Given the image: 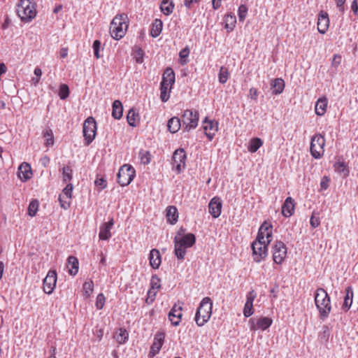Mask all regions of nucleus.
Returning a JSON list of instances; mask_svg holds the SVG:
<instances>
[{
  "instance_id": "56",
  "label": "nucleus",
  "mask_w": 358,
  "mask_h": 358,
  "mask_svg": "<svg viewBox=\"0 0 358 358\" xmlns=\"http://www.w3.org/2000/svg\"><path fill=\"white\" fill-rule=\"evenodd\" d=\"M310 224L313 228H317L320 224V218L318 217H315L314 213H313L312 216L310 217Z\"/></svg>"
},
{
  "instance_id": "31",
  "label": "nucleus",
  "mask_w": 358,
  "mask_h": 358,
  "mask_svg": "<svg viewBox=\"0 0 358 358\" xmlns=\"http://www.w3.org/2000/svg\"><path fill=\"white\" fill-rule=\"evenodd\" d=\"M345 296L344 299V302L342 306V308L347 311L350 309L352 303V298H353V289L351 286H348L345 289Z\"/></svg>"
},
{
  "instance_id": "24",
  "label": "nucleus",
  "mask_w": 358,
  "mask_h": 358,
  "mask_svg": "<svg viewBox=\"0 0 358 358\" xmlns=\"http://www.w3.org/2000/svg\"><path fill=\"white\" fill-rule=\"evenodd\" d=\"M182 121L178 117H172L168 120L167 129L171 134H175L179 131L181 127Z\"/></svg>"
},
{
  "instance_id": "55",
  "label": "nucleus",
  "mask_w": 358,
  "mask_h": 358,
  "mask_svg": "<svg viewBox=\"0 0 358 358\" xmlns=\"http://www.w3.org/2000/svg\"><path fill=\"white\" fill-rule=\"evenodd\" d=\"M94 184L100 190H102L106 187L107 181L103 178H96L94 181Z\"/></svg>"
},
{
  "instance_id": "45",
  "label": "nucleus",
  "mask_w": 358,
  "mask_h": 358,
  "mask_svg": "<svg viewBox=\"0 0 358 358\" xmlns=\"http://www.w3.org/2000/svg\"><path fill=\"white\" fill-rule=\"evenodd\" d=\"M38 201L37 200H32L28 206V214L31 217H34L36 215L38 208Z\"/></svg>"
},
{
  "instance_id": "6",
  "label": "nucleus",
  "mask_w": 358,
  "mask_h": 358,
  "mask_svg": "<svg viewBox=\"0 0 358 358\" xmlns=\"http://www.w3.org/2000/svg\"><path fill=\"white\" fill-rule=\"evenodd\" d=\"M325 138L321 134H315L310 139V152L316 159H320L324 152Z\"/></svg>"
},
{
  "instance_id": "59",
  "label": "nucleus",
  "mask_w": 358,
  "mask_h": 358,
  "mask_svg": "<svg viewBox=\"0 0 358 358\" xmlns=\"http://www.w3.org/2000/svg\"><path fill=\"white\" fill-rule=\"evenodd\" d=\"M257 296V294L255 290L252 289L247 294L246 303H250L253 304V301Z\"/></svg>"
},
{
  "instance_id": "50",
  "label": "nucleus",
  "mask_w": 358,
  "mask_h": 358,
  "mask_svg": "<svg viewBox=\"0 0 358 358\" xmlns=\"http://www.w3.org/2000/svg\"><path fill=\"white\" fill-rule=\"evenodd\" d=\"M66 186L63 189L62 194L70 200L72 197L73 186L71 183H66Z\"/></svg>"
},
{
  "instance_id": "36",
  "label": "nucleus",
  "mask_w": 358,
  "mask_h": 358,
  "mask_svg": "<svg viewBox=\"0 0 358 358\" xmlns=\"http://www.w3.org/2000/svg\"><path fill=\"white\" fill-rule=\"evenodd\" d=\"M171 87L164 83H160V99L162 102H166L169 100Z\"/></svg>"
},
{
  "instance_id": "9",
  "label": "nucleus",
  "mask_w": 358,
  "mask_h": 358,
  "mask_svg": "<svg viewBox=\"0 0 358 358\" xmlns=\"http://www.w3.org/2000/svg\"><path fill=\"white\" fill-rule=\"evenodd\" d=\"M83 136L85 145H89L94 139L96 134V123L94 117H87L83 124Z\"/></svg>"
},
{
  "instance_id": "21",
  "label": "nucleus",
  "mask_w": 358,
  "mask_h": 358,
  "mask_svg": "<svg viewBox=\"0 0 358 358\" xmlns=\"http://www.w3.org/2000/svg\"><path fill=\"white\" fill-rule=\"evenodd\" d=\"M150 265L154 269H157L162 262L160 252L157 249H152L149 254Z\"/></svg>"
},
{
  "instance_id": "40",
  "label": "nucleus",
  "mask_w": 358,
  "mask_h": 358,
  "mask_svg": "<svg viewBox=\"0 0 358 358\" xmlns=\"http://www.w3.org/2000/svg\"><path fill=\"white\" fill-rule=\"evenodd\" d=\"M190 50L188 46H185L179 52L180 63L181 65H185L189 62L188 57Z\"/></svg>"
},
{
  "instance_id": "37",
  "label": "nucleus",
  "mask_w": 358,
  "mask_h": 358,
  "mask_svg": "<svg viewBox=\"0 0 358 358\" xmlns=\"http://www.w3.org/2000/svg\"><path fill=\"white\" fill-rule=\"evenodd\" d=\"M263 145V141L259 138H253L250 141V145L248 146V150L252 152H256L258 149Z\"/></svg>"
},
{
  "instance_id": "11",
  "label": "nucleus",
  "mask_w": 358,
  "mask_h": 358,
  "mask_svg": "<svg viewBox=\"0 0 358 358\" xmlns=\"http://www.w3.org/2000/svg\"><path fill=\"white\" fill-rule=\"evenodd\" d=\"M186 159L187 155L183 148H178L174 151L172 157V165L178 173L185 169Z\"/></svg>"
},
{
  "instance_id": "35",
  "label": "nucleus",
  "mask_w": 358,
  "mask_h": 358,
  "mask_svg": "<svg viewBox=\"0 0 358 358\" xmlns=\"http://www.w3.org/2000/svg\"><path fill=\"white\" fill-rule=\"evenodd\" d=\"M127 120L130 126L136 127L139 122L138 113H136L134 108H131L127 115Z\"/></svg>"
},
{
  "instance_id": "32",
  "label": "nucleus",
  "mask_w": 358,
  "mask_h": 358,
  "mask_svg": "<svg viewBox=\"0 0 358 358\" xmlns=\"http://www.w3.org/2000/svg\"><path fill=\"white\" fill-rule=\"evenodd\" d=\"M67 264L71 268L69 269V273L71 275H76L78 272V259L74 256H69L67 259Z\"/></svg>"
},
{
  "instance_id": "22",
  "label": "nucleus",
  "mask_w": 358,
  "mask_h": 358,
  "mask_svg": "<svg viewBox=\"0 0 358 358\" xmlns=\"http://www.w3.org/2000/svg\"><path fill=\"white\" fill-rule=\"evenodd\" d=\"M328 100L325 96L319 98L315 103V111L317 115L322 116L325 114L327 108Z\"/></svg>"
},
{
  "instance_id": "2",
  "label": "nucleus",
  "mask_w": 358,
  "mask_h": 358,
  "mask_svg": "<svg viewBox=\"0 0 358 358\" xmlns=\"http://www.w3.org/2000/svg\"><path fill=\"white\" fill-rule=\"evenodd\" d=\"M129 27V18L127 14L117 15L112 20L110 26V34L113 38L120 40L123 38Z\"/></svg>"
},
{
  "instance_id": "49",
  "label": "nucleus",
  "mask_w": 358,
  "mask_h": 358,
  "mask_svg": "<svg viewBox=\"0 0 358 358\" xmlns=\"http://www.w3.org/2000/svg\"><path fill=\"white\" fill-rule=\"evenodd\" d=\"M106 297L103 294L100 293L97 295L95 306L98 310H101L105 304Z\"/></svg>"
},
{
  "instance_id": "12",
  "label": "nucleus",
  "mask_w": 358,
  "mask_h": 358,
  "mask_svg": "<svg viewBox=\"0 0 358 358\" xmlns=\"http://www.w3.org/2000/svg\"><path fill=\"white\" fill-rule=\"evenodd\" d=\"M287 255V247L281 241H276L273 246V259L277 264H281Z\"/></svg>"
},
{
  "instance_id": "17",
  "label": "nucleus",
  "mask_w": 358,
  "mask_h": 358,
  "mask_svg": "<svg viewBox=\"0 0 358 358\" xmlns=\"http://www.w3.org/2000/svg\"><path fill=\"white\" fill-rule=\"evenodd\" d=\"M114 224L113 219H110L109 221L104 222L100 226L99 238L100 240L107 241L108 240L112 234L110 230Z\"/></svg>"
},
{
  "instance_id": "39",
  "label": "nucleus",
  "mask_w": 358,
  "mask_h": 358,
  "mask_svg": "<svg viewBox=\"0 0 358 358\" xmlns=\"http://www.w3.org/2000/svg\"><path fill=\"white\" fill-rule=\"evenodd\" d=\"M236 20L234 15L228 14L225 17V26L224 27L228 29V31H231L236 25Z\"/></svg>"
},
{
  "instance_id": "27",
  "label": "nucleus",
  "mask_w": 358,
  "mask_h": 358,
  "mask_svg": "<svg viewBox=\"0 0 358 358\" xmlns=\"http://www.w3.org/2000/svg\"><path fill=\"white\" fill-rule=\"evenodd\" d=\"M164 337H159V338H155L152 345H151L150 350L148 354L149 358H153L156 355H157L164 343Z\"/></svg>"
},
{
  "instance_id": "41",
  "label": "nucleus",
  "mask_w": 358,
  "mask_h": 358,
  "mask_svg": "<svg viewBox=\"0 0 358 358\" xmlns=\"http://www.w3.org/2000/svg\"><path fill=\"white\" fill-rule=\"evenodd\" d=\"M83 295L85 298L90 296L94 290V282L92 280L85 282L83 285Z\"/></svg>"
},
{
  "instance_id": "3",
  "label": "nucleus",
  "mask_w": 358,
  "mask_h": 358,
  "mask_svg": "<svg viewBox=\"0 0 358 358\" xmlns=\"http://www.w3.org/2000/svg\"><path fill=\"white\" fill-rule=\"evenodd\" d=\"M330 301V297L324 289L320 287L316 290L315 303L319 310L320 317L322 320L327 319L331 312Z\"/></svg>"
},
{
  "instance_id": "47",
  "label": "nucleus",
  "mask_w": 358,
  "mask_h": 358,
  "mask_svg": "<svg viewBox=\"0 0 358 358\" xmlns=\"http://www.w3.org/2000/svg\"><path fill=\"white\" fill-rule=\"evenodd\" d=\"M248 7L245 4H241L239 6L238 9V15L239 20L243 22L246 17L248 13Z\"/></svg>"
},
{
  "instance_id": "30",
  "label": "nucleus",
  "mask_w": 358,
  "mask_h": 358,
  "mask_svg": "<svg viewBox=\"0 0 358 358\" xmlns=\"http://www.w3.org/2000/svg\"><path fill=\"white\" fill-rule=\"evenodd\" d=\"M175 4L173 0H162L160 4V10L165 15H170L174 9Z\"/></svg>"
},
{
  "instance_id": "61",
  "label": "nucleus",
  "mask_w": 358,
  "mask_h": 358,
  "mask_svg": "<svg viewBox=\"0 0 358 358\" xmlns=\"http://www.w3.org/2000/svg\"><path fill=\"white\" fill-rule=\"evenodd\" d=\"M272 228H269L265 236L266 244L268 245L272 241Z\"/></svg>"
},
{
  "instance_id": "57",
  "label": "nucleus",
  "mask_w": 358,
  "mask_h": 358,
  "mask_svg": "<svg viewBox=\"0 0 358 358\" xmlns=\"http://www.w3.org/2000/svg\"><path fill=\"white\" fill-rule=\"evenodd\" d=\"M330 179L327 176H324L320 181V187L322 189H327L329 186Z\"/></svg>"
},
{
  "instance_id": "29",
  "label": "nucleus",
  "mask_w": 358,
  "mask_h": 358,
  "mask_svg": "<svg viewBox=\"0 0 358 358\" xmlns=\"http://www.w3.org/2000/svg\"><path fill=\"white\" fill-rule=\"evenodd\" d=\"M123 106L120 100H115L112 105V116L116 120H119L122 117Z\"/></svg>"
},
{
  "instance_id": "4",
  "label": "nucleus",
  "mask_w": 358,
  "mask_h": 358,
  "mask_svg": "<svg viewBox=\"0 0 358 358\" xmlns=\"http://www.w3.org/2000/svg\"><path fill=\"white\" fill-rule=\"evenodd\" d=\"M213 303L209 297H204L197 308L195 321L198 326H202L207 322L212 314Z\"/></svg>"
},
{
  "instance_id": "42",
  "label": "nucleus",
  "mask_w": 358,
  "mask_h": 358,
  "mask_svg": "<svg viewBox=\"0 0 358 358\" xmlns=\"http://www.w3.org/2000/svg\"><path fill=\"white\" fill-rule=\"evenodd\" d=\"M229 73L228 69L225 66H222L218 73L219 82L222 84L226 83L229 78Z\"/></svg>"
},
{
  "instance_id": "14",
  "label": "nucleus",
  "mask_w": 358,
  "mask_h": 358,
  "mask_svg": "<svg viewBox=\"0 0 358 358\" xmlns=\"http://www.w3.org/2000/svg\"><path fill=\"white\" fill-rule=\"evenodd\" d=\"M57 272L55 270H50L43 280V291L50 294L54 291L57 282Z\"/></svg>"
},
{
  "instance_id": "33",
  "label": "nucleus",
  "mask_w": 358,
  "mask_h": 358,
  "mask_svg": "<svg viewBox=\"0 0 358 358\" xmlns=\"http://www.w3.org/2000/svg\"><path fill=\"white\" fill-rule=\"evenodd\" d=\"M163 23L159 19H155L152 24V28L150 30V35L153 38H157L159 36L162 31Z\"/></svg>"
},
{
  "instance_id": "8",
  "label": "nucleus",
  "mask_w": 358,
  "mask_h": 358,
  "mask_svg": "<svg viewBox=\"0 0 358 358\" xmlns=\"http://www.w3.org/2000/svg\"><path fill=\"white\" fill-rule=\"evenodd\" d=\"M136 176L134 168L130 164H124L117 173V182L122 187L129 185Z\"/></svg>"
},
{
  "instance_id": "51",
  "label": "nucleus",
  "mask_w": 358,
  "mask_h": 358,
  "mask_svg": "<svg viewBox=\"0 0 358 358\" xmlns=\"http://www.w3.org/2000/svg\"><path fill=\"white\" fill-rule=\"evenodd\" d=\"M253 304L250 303H245L243 308V315L245 317H249L253 314Z\"/></svg>"
},
{
  "instance_id": "46",
  "label": "nucleus",
  "mask_w": 358,
  "mask_h": 358,
  "mask_svg": "<svg viewBox=\"0 0 358 358\" xmlns=\"http://www.w3.org/2000/svg\"><path fill=\"white\" fill-rule=\"evenodd\" d=\"M69 88L67 85L62 84L59 87V96L62 100L66 99L69 96Z\"/></svg>"
},
{
  "instance_id": "1",
  "label": "nucleus",
  "mask_w": 358,
  "mask_h": 358,
  "mask_svg": "<svg viewBox=\"0 0 358 358\" xmlns=\"http://www.w3.org/2000/svg\"><path fill=\"white\" fill-rule=\"evenodd\" d=\"M174 254L177 259L183 261L186 255L187 248L192 247L196 243V236L192 233H188L182 237H174Z\"/></svg>"
},
{
  "instance_id": "18",
  "label": "nucleus",
  "mask_w": 358,
  "mask_h": 358,
  "mask_svg": "<svg viewBox=\"0 0 358 358\" xmlns=\"http://www.w3.org/2000/svg\"><path fill=\"white\" fill-rule=\"evenodd\" d=\"M208 210L210 214L214 218H217L221 214L222 201L219 197H213L209 204Z\"/></svg>"
},
{
  "instance_id": "7",
  "label": "nucleus",
  "mask_w": 358,
  "mask_h": 358,
  "mask_svg": "<svg viewBox=\"0 0 358 358\" xmlns=\"http://www.w3.org/2000/svg\"><path fill=\"white\" fill-rule=\"evenodd\" d=\"M199 114L197 110L187 109L184 110L181 121L183 124V131L188 132L198 126Z\"/></svg>"
},
{
  "instance_id": "48",
  "label": "nucleus",
  "mask_w": 358,
  "mask_h": 358,
  "mask_svg": "<svg viewBox=\"0 0 358 358\" xmlns=\"http://www.w3.org/2000/svg\"><path fill=\"white\" fill-rule=\"evenodd\" d=\"M336 170L339 173H344L345 176H348L349 170L344 162H338L334 165Z\"/></svg>"
},
{
  "instance_id": "54",
  "label": "nucleus",
  "mask_w": 358,
  "mask_h": 358,
  "mask_svg": "<svg viewBox=\"0 0 358 358\" xmlns=\"http://www.w3.org/2000/svg\"><path fill=\"white\" fill-rule=\"evenodd\" d=\"M144 52L142 48H138L135 52V60L138 64H142L143 62Z\"/></svg>"
},
{
  "instance_id": "15",
  "label": "nucleus",
  "mask_w": 358,
  "mask_h": 358,
  "mask_svg": "<svg viewBox=\"0 0 358 358\" xmlns=\"http://www.w3.org/2000/svg\"><path fill=\"white\" fill-rule=\"evenodd\" d=\"M295 206L294 199L290 196L287 197L282 206L281 213L282 215L285 217H291L294 213Z\"/></svg>"
},
{
  "instance_id": "5",
  "label": "nucleus",
  "mask_w": 358,
  "mask_h": 358,
  "mask_svg": "<svg viewBox=\"0 0 358 358\" xmlns=\"http://www.w3.org/2000/svg\"><path fill=\"white\" fill-rule=\"evenodd\" d=\"M17 14L23 22H29L36 16V10L30 0H20L17 3Z\"/></svg>"
},
{
  "instance_id": "26",
  "label": "nucleus",
  "mask_w": 358,
  "mask_h": 358,
  "mask_svg": "<svg viewBox=\"0 0 358 358\" xmlns=\"http://www.w3.org/2000/svg\"><path fill=\"white\" fill-rule=\"evenodd\" d=\"M175 80L176 77L173 70L170 67H167L163 73L161 83L172 86L175 83Z\"/></svg>"
},
{
  "instance_id": "63",
  "label": "nucleus",
  "mask_w": 358,
  "mask_h": 358,
  "mask_svg": "<svg viewBox=\"0 0 358 358\" xmlns=\"http://www.w3.org/2000/svg\"><path fill=\"white\" fill-rule=\"evenodd\" d=\"M351 8L354 14L358 15V0H354L352 1Z\"/></svg>"
},
{
  "instance_id": "38",
  "label": "nucleus",
  "mask_w": 358,
  "mask_h": 358,
  "mask_svg": "<svg viewBox=\"0 0 358 358\" xmlns=\"http://www.w3.org/2000/svg\"><path fill=\"white\" fill-rule=\"evenodd\" d=\"M62 180L65 183H71L73 178V170L69 166H64L62 169Z\"/></svg>"
},
{
  "instance_id": "23",
  "label": "nucleus",
  "mask_w": 358,
  "mask_h": 358,
  "mask_svg": "<svg viewBox=\"0 0 358 358\" xmlns=\"http://www.w3.org/2000/svg\"><path fill=\"white\" fill-rule=\"evenodd\" d=\"M285 81L282 78H275L271 80V88L275 95L281 94L285 88Z\"/></svg>"
},
{
  "instance_id": "19",
  "label": "nucleus",
  "mask_w": 358,
  "mask_h": 358,
  "mask_svg": "<svg viewBox=\"0 0 358 358\" xmlns=\"http://www.w3.org/2000/svg\"><path fill=\"white\" fill-rule=\"evenodd\" d=\"M17 176L22 181H27L29 180L32 176V171L31 166L27 162L22 163L17 171Z\"/></svg>"
},
{
  "instance_id": "64",
  "label": "nucleus",
  "mask_w": 358,
  "mask_h": 358,
  "mask_svg": "<svg viewBox=\"0 0 358 358\" xmlns=\"http://www.w3.org/2000/svg\"><path fill=\"white\" fill-rule=\"evenodd\" d=\"M250 96L252 99L256 100L257 98V90L256 88L252 87L249 90Z\"/></svg>"
},
{
  "instance_id": "25",
  "label": "nucleus",
  "mask_w": 358,
  "mask_h": 358,
  "mask_svg": "<svg viewBox=\"0 0 358 358\" xmlns=\"http://www.w3.org/2000/svg\"><path fill=\"white\" fill-rule=\"evenodd\" d=\"M166 219L171 224H175L178 222V212L176 206H169L166 208Z\"/></svg>"
},
{
  "instance_id": "62",
  "label": "nucleus",
  "mask_w": 358,
  "mask_h": 358,
  "mask_svg": "<svg viewBox=\"0 0 358 358\" xmlns=\"http://www.w3.org/2000/svg\"><path fill=\"white\" fill-rule=\"evenodd\" d=\"M341 62V56L339 55H335L333 58L332 65L338 66Z\"/></svg>"
},
{
  "instance_id": "13",
  "label": "nucleus",
  "mask_w": 358,
  "mask_h": 358,
  "mask_svg": "<svg viewBox=\"0 0 358 358\" xmlns=\"http://www.w3.org/2000/svg\"><path fill=\"white\" fill-rule=\"evenodd\" d=\"M219 123L214 120H210L208 117H206L203 120V129L204 134L210 141L213 139L216 132L218 131Z\"/></svg>"
},
{
  "instance_id": "60",
  "label": "nucleus",
  "mask_w": 358,
  "mask_h": 358,
  "mask_svg": "<svg viewBox=\"0 0 358 358\" xmlns=\"http://www.w3.org/2000/svg\"><path fill=\"white\" fill-rule=\"evenodd\" d=\"M201 0H184V5L187 8H191L194 3H198Z\"/></svg>"
},
{
  "instance_id": "53",
  "label": "nucleus",
  "mask_w": 358,
  "mask_h": 358,
  "mask_svg": "<svg viewBox=\"0 0 358 358\" xmlns=\"http://www.w3.org/2000/svg\"><path fill=\"white\" fill-rule=\"evenodd\" d=\"M93 50L94 55L96 59H99L101 57V55L99 53L100 48H101V42L99 40H95L93 43Z\"/></svg>"
},
{
  "instance_id": "52",
  "label": "nucleus",
  "mask_w": 358,
  "mask_h": 358,
  "mask_svg": "<svg viewBox=\"0 0 358 358\" xmlns=\"http://www.w3.org/2000/svg\"><path fill=\"white\" fill-rule=\"evenodd\" d=\"M151 289H157L161 287L160 279L157 275H153L150 281Z\"/></svg>"
},
{
  "instance_id": "16",
  "label": "nucleus",
  "mask_w": 358,
  "mask_h": 358,
  "mask_svg": "<svg viewBox=\"0 0 358 358\" xmlns=\"http://www.w3.org/2000/svg\"><path fill=\"white\" fill-rule=\"evenodd\" d=\"M329 26V19L327 13L324 11H320L318 14L317 19V30L318 31L324 34L327 32Z\"/></svg>"
},
{
  "instance_id": "58",
  "label": "nucleus",
  "mask_w": 358,
  "mask_h": 358,
  "mask_svg": "<svg viewBox=\"0 0 358 358\" xmlns=\"http://www.w3.org/2000/svg\"><path fill=\"white\" fill-rule=\"evenodd\" d=\"M58 200L60 203V206L64 210H67L68 208H70L71 202L69 200H64L62 195H59Z\"/></svg>"
},
{
  "instance_id": "28",
  "label": "nucleus",
  "mask_w": 358,
  "mask_h": 358,
  "mask_svg": "<svg viewBox=\"0 0 358 358\" xmlns=\"http://www.w3.org/2000/svg\"><path fill=\"white\" fill-rule=\"evenodd\" d=\"M273 323L271 318L268 317H261L257 319L256 324L253 326L254 328L265 330L268 329Z\"/></svg>"
},
{
  "instance_id": "20",
  "label": "nucleus",
  "mask_w": 358,
  "mask_h": 358,
  "mask_svg": "<svg viewBox=\"0 0 358 358\" xmlns=\"http://www.w3.org/2000/svg\"><path fill=\"white\" fill-rule=\"evenodd\" d=\"M182 307L175 304L169 313V319L174 326L178 325L182 317Z\"/></svg>"
},
{
  "instance_id": "10",
  "label": "nucleus",
  "mask_w": 358,
  "mask_h": 358,
  "mask_svg": "<svg viewBox=\"0 0 358 358\" xmlns=\"http://www.w3.org/2000/svg\"><path fill=\"white\" fill-rule=\"evenodd\" d=\"M252 257L255 262H261L268 255V245L266 241H256L252 243Z\"/></svg>"
},
{
  "instance_id": "44",
  "label": "nucleus",
  "mask_w": 358,
  "mask_h": 358,
  "mask_svg": "<svg viewBox=\"0 0 358 358\" xmlns=\"http://www.w3.org/2000/svg\"><path fill=\"white\" fill-rule=\"evenodd\" d=\"M43 137L45 138V145L47 147L52 146L54 144V136L51 129H46L43 132Z\"/></svg>"
},
{
  "instance_id": "43",
  "label": "nucleus",
  "mask_w": 358,
  "mask_h": 358,
  "mask_svg": "<svg viewBox=\"0 0 358 358\" xmlns=\"http://www.w3.org/2000/svg\"><path fill=\"white\" fill-rule=\"evenodd\" d=\"M139 157L142 164H148L150 163L152 155L150 151L141 150L139 152Z\"/></svg>"
},
{
  "instance_id": "34",
  "label": "nucleus",
  "mask_w": 358,
  "mask_h": 358,
  "mask_svg": "<svg viewBox=\"0 0 358 358\" xmlns=\"http://www.w3.org/2000/svg\"><path fill=\"white\" fill-rule=\"evenodd\" d=\"M269 228H273L272 225L266 221L264 222L259 229L256 241H266V234Z\"/></svg>"
}]
</instances>
